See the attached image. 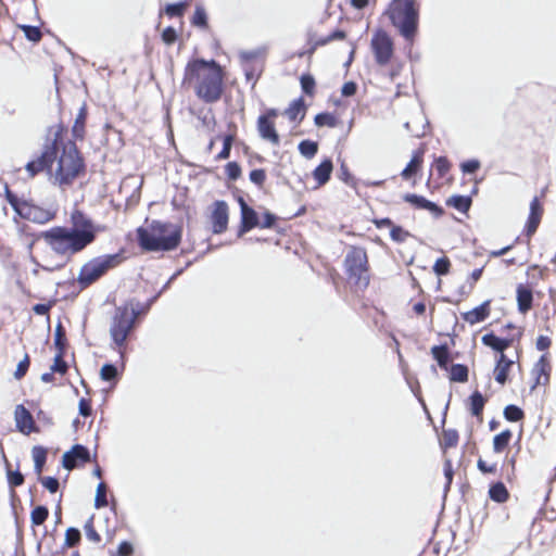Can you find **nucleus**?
<instances>
[{"label": "nucleus", "mask_w": 556, "mask_h": 556, "mask_svg": "<svg viewBox=\"0 0 556 556\" xmlns=\"http://www.w3.org/2000/svg\"><path fill=\"white\" fill-rule=\"evenodd\" d=\"M71 220L72 228L54 227L41 233L47 247L60 258L56 263L47 262L42 265L45 269L60 268L67 257L84 250L94 240L98 229L85 214L76 210L72 213Z\"/></svg>", "instance_id": "obj_1"}, {"label": "nucleus", "mask_w": 556, "mask_h": 556, "mask_svg": "<svg viewBox=\"0 0 556 556\" xmlns=\"http://www.w3.org/2000/svg\"><path fill=\"white\" fill-rule=\"evenodd\" d=\"M226 72L215 60L191 59L184 71V84L206 104L218 102L225 91Z\"/></svg>", "instance_id": "obj_2"}, {"label": "nucleus", "mask_w": 556, "mask_h": 556, "mask_svg": "<svg viewBox=\"0 0 556 556\" xmlns=\"http://www.w3.org/2000/svg\"><path fill=\"white\" fill-rule=\"evenodd\" d=\"M48 179L61 189L71 186L84 169L83 160L73 142H59L49 147Z\"/></svg>", "instance_id": "obj_3"}, {"label": "nucleus", "mask_w": 556, "mask_h": 556, "mask_svg": "<svg viewBox=\"0 0 556 556\" xmlns=\"http://www.w3.org/2000/svg\"><path fill=\"white\" fill-rule=\"evenodd\" d=\"M507 328L511 329L513 333L506 337H497L495 333L489 332L481 338V342L485 346L498 352L493 376L494 380L500 386H505L508 382L509 372L515 363L519 361L520 356L518 349L520 346L522 331L513 325H507Z\"/></svg>", "instance_id": "obj_4"}, {"label": "nucleus", "mask_w": 556, "mask_h": 556, "mask_svg": "<svg viewBox=\"0 0 556 556\" xmlns=\"http://www.w3.org/2000/svg\"><path fill=\"white\" fill-rule=\"evenodd\" d=\"M383 15L410 46L419 31L420 5L417 0H391Z\"/></svg>", "instance_id": "obj_5"}, {"label": "nucleus", "mask_w": 556, "mask_h": 556, "mask_svg": "<svg viewBox=\"0 0 556 556\" xmlns=\"http://www.w3.org/2000/svg\"><path fill=\"white\" fill-rule=\"evenodd\" d=\"M370 51L375 64L386 70L390 80H394L403 71L404 63L395 55V43L393 37L383 28L374 31L370 39Z\"/></svg>", "instance_id": "obj_6"}, {"label": "nucleus", "mask_w": 556, "mask_h": 556, "mask_svg": "<svg viewBox=\"0 0 556 556\" xmlns=\"http://www.w3.org/2000/svg\"><path fill=\"white\" fill-rule=\"evenodd\" d=\"M181 237V226L153 222L149 230L141 228V249L147 251H173L180 244Z\"/></svg>", "instance_id": "obj_7"}, {"label": "nucleus", "mask_w": 556, "mask_h": 556, "mask_svg": "<svg viewBox=\"0 0 556 556\" xmlns=\"http://www.w3.org/2000/svg\"><path fill=\"white\" fill-rule=\"evenodd\" d=\"M343 267L348 280L357 290L364 291L370 285V264L367 250L364 247L350 245L344 261Z\"/></svg>", "instance_id": "obj_8"}, {"label": "nucleus", "mask_w": 556, "mask_h": 556, "mask_svg": "<svg viewBox=\"0 0 556 556\" xmlns=\"http://www.w3.org/2000/svg\"><path fill=\"white\" fill-rule=\"evenodd\" d=\"M121 262L122 258L118 254L96 257L81 267L77 281L83 288H86L97 281L108 270L116 267Z\"/></svg>", "instance_id": "obj_9"}, {"label": "nucleus", "mask_w": 556, "mask_h": 556, "mask_svg": "<svg viewBox=\"0 0 556 556\" xmlns=\"http://www.w3.org/2000/svg\"><path fill=\"white\" fill-rule=\"evenodd\" d=\"M7 199L16 214L24 219L45 224L54 217V214L50 210H45L27 201L20 200L10 192H8Z\"/></svg>", "instance_id": "obj_10"}, {"label": "nucleus", "mask_w": 556, "mask_h": 556, "mask_svg": "<svg viewBox=\"0 0 556 556\" xmlns=\"http://www.w3.org/2000/svg\"><path fill=\"white\" fill-rule=\"evenodd\" d=\"M278 116L279 111L277 109H267L256 121L260 137L273 146L280 144V136L276 129V119Z\"/></svg>", "instance_id": "obj_11"}, {"label": "nucleus", "mask_w": 556, "mask_h": 556, "mask_svg": "<svg viewBox=\"0 0 556 556\" xmlns=\"http://www.w3.org/2000/svg\"><path fill=\"white\" fill-rule=\"evenodd\" d=\"M137 314L134 309L124 308L115 315L112 326L111 336L117 345H122L131 329Z\"/></svg>", "instance_id": "obj_12"}, {"label": "nucleus", "mask_w": 556, "mask_h": 556, "mask_svg": "<svg viewBox=\"0 0 556 556\" xmlns=\"http://www.w3.org/2000/svg\"><path fill=\"white\" fill-rule=\"evenodd\" d=\"M552 374V364L549 354H543L531 369L530 391L533 392L539 387H546L549 384Z\"/></svg>", "instance_id": "obj_13"}, {"label": "nucleus", "mask_w": 556, "mask_h": 556, "mask_svg": "<svg viewBox=\"0 0 556 556\" xmlns=\"http://www.w3.org/2000/svg\"><path fill=\"white\" fill-rule=\"evenodd\" d=\"M544 214V206L539 197H534L530 202V212L525 224L522 236L526 238V242L530 243L532 237L536 232Z\"/></svg>", "instance_id": "obj_14"}, {"label": "nucleus", "mask_w": 556, "mask_h": 556, "mask_svg": "<svg viewBox=\"0 0 556 556\" xmlns=\"http://www.w3.org/2000/svg\"><path fill=\"white\" fill-rule=\"evenodd\" d=\"M229 207L225 201H215L212 205L210 222L213 233H224L228 228Z\"/></svg>", "instance_id": "obj_15"}, {"label": "nucleus", "mask_w": 556, "mask_h": 556, "mask_svg": "<svg viewBox=\"0 0 556 556\" xmlns=\"http://www.w3.org/2000/svg\"><path fill=\"white\" fill-rule=\"evenodd\" d=\"M426 151V144L421 143L419 148L413 152L410 161L401 173V177L404 180L410 179L421 169Z\"/></svg>", "instance_id": "obj_16"}, {"label": "nucleus", "mask_w": 556, "mask_h": 556, "mask_svg": "<svg viewBox=\"0 0 556 556\" xmlns=\"http://www.w3.org/2000/svg\"><path fill=\"white\" fill-rule=\"evenodd\" d=\"M14 420L16 428L24 434H29L35 431V421L23 405H17L14 410Z\"/></svg>", "instance_id": "obj_17"}, {"label": "nucleus", "mask_w": 556, "mask_h": 556, "mask_svg": "<svg viewBox=\"0 0 556 556\" xmlns=\"http://www.w3.org/2000/svg\"><path fill=\"white\" fill-rule=\"evenodd\" d=\"M90 459L89 451L83 445H75L63 455V466L73 469L79 463H87Z\"/></svg>", "instance_id": "obj_18"}, {"label": "nucleus", "mask_w": 556, "mask_h": 556, "mask_svg": "<svg viewBox=\"0 0 556 556\" xmlns=\"http://www.w3.org/2000/svg\"><path fill=\"white\" fill-rule=\"evenodd\" d=\"M239 204L241 210L240 232L244 233L258 226V216L257 213L245 203L243 198H239Z\"/></svg>", "instance_id": "obj_19"}, {"label": "nucleus", "mask_w": 556, "mask_h": 556, "mask_svg": "<svg viewBox=\"0 0 556 556\" xmlns=\"http://www.w3.org/2000/svg\"><path fill=\"white\" fill-rule=\"evenodd\" d=\"M403 200L409 203L416 210H427L433 213L435 216L443 215L444 211L438 206L435 203L427 200L422 195H418L415 193H406L403 197Z\"/></svg>", "instance_id": "obj_20"}, {"label": "nucleus", "mask_w": 556, "mask_h": 556, "mask_svg": "<svg viewBox=\"0 0 556 556\" xmlns=\"http://www.w3.org/2000/svg\"><path fill=\"white\" fill-rule=\"evenodd\" d=\"M346 38V33L341 29H336L332 33H330L328 36L316 38L315 36H311L308 39V50L306 51L307 54L312 55L315 53V51L324 47L332 41L336 40H344Z\"/></svg>", "instance_id": "obj_21"}, {"label": "nucleus", "mask_w": 556, "mask_h": 556, "mask_svg": "<svg viewBox=\"0 0 556 556\" xmlns=\"http://www.w3.org/2000/svg\"><path fill=\"white\" fill-rule=\"evenodd\" d=\"M490 315V301H485L471 311L462 314V319L470 325L485 320Z\"/></svg>", "instance_id": "obj_22"}, {"label": "nucleus", "mask_w": 556, "mask_h": 556, "mask_svg": "<svg viewBox=\"0 0 556 556\" xmlns=\"http://www.w3.org/2000/svg\"><path fill=\"white\" fill-rule=\"evenodd\" d=\"M518 311L522 314L528 313L532 308L533 293L530 287L518 285L516 289Z\"/></svg>", "instance_id": "obj_23"}, {"label": "nucleus", "mask_w": 556, "mask_h": 556, "mask_svg": "<svg viewBox=\"0 0 556 556\" xmlns=\"http://www.w3.org/2000/svg\"><path fill=\"white\" fill-rule=\"evenodd\" d=\"M333 170V164L330 159L324 160L314 170L313 178L317 182L318 187L326 185Z\"/></svg>", "instance_id": "obj_24"}, {"label": "nucleus", "mask_w": 556, "mask_h": 556, "mask_svg": "<svg viewBox=\"0 0 556 556\" xmlns=\"http://www.w3.org/2000/svg\"><path fill=\"white\" fill-rule=\"evenodd\" d=\"M486 400L479 391L472 392L469 396L468 409L472 416H475L479 422L483 421V409Z\"/></svg>", "instance_id": "obj_25"}, {"label": "nucleus", "mask_w": 556, "mask_h": 556, "mask_svg": "<svg viewBox=\"0 0 556 556\" xmlns=\"http://www.w3.org/2000/svg\"><path fill=\"white\" fill-rule=\"evenodd\" d=\"M305 114H306V106H305L303 98L293 100L285 111V115L291 122H295V121L301 122L305 117Z\"/></svg>", "instance_id": "obj_26"}, {"label": "nucleus", "mask_w": 556, "mask_h": 556, "mask_svg": "<svg viewBox=\"0 0 556 556\" xmlns=\"http://www.w3.org/2000/svg\"><path fill=\"white\" fill-rule=\"evenodd\" d=\"M430 352L439 367L443 370H447L448 364L451 362V353L448 346L446 344L433 345Z\"/></svg>", "instance_id": "obj_27"}, {"label": "nucleus", "mask_w": 556, "mask_h": 556, "mask_svg": "<svg viewBox=\"0 0 556 556\" xmlns=\"http://www.w3.org/2000/svg\"><path fill=\"white\" fill-rule=\"evenodd\" d=\"M49 147L42 152V154L31 162L26 164V170L29 173L30 177H34L39 172L46 170L48 173V162L50 157Z\"/></svg>", "instance_id": "obj_28"}, {"label": "nucleus", "mask_w": 556, "mask_h": 556, "mask_svg": "<svg viewBox=\"0 0 556 556\" xmlns=\"http://www.w3.org/2000/svg\"><path fill=\"white\" fill-rule=\"evenodd\" d=\"M513 438V432L509 429H505L502 432L497 433L493 438L492 446L493 452L496 454L503 453L509 445Z\"/></svg>", "instance_id": "obj_29"}, {"label": "nucleus", "mask_w": 556, "mask_h": 556, "mask_svg": "<svg viewBox=\"0 0 556 556\" xmlns=\"http://www.w3.org/2000/svg\"><path fill=\"white\" fill-rule=\"evenodd\" d=\"M489 497L496 503H505L509 498V492L503 482H495L489 489Z\"/></svg>", "instance_id": "obj_30"}, {"label": "nucleus", "mask_w": 556, "mask_h": 556, "mask_svg": "<svg viewBox=\"0 0 556 556\" xmlns=\"http://www.w3.org/2000/svg\"><path fill=\"white\" fill-rule=\"evenodd\" d=\"M314 123L317 127L334 128L341 124V121L333 113L323 112L315 115Z\"/></svg>", "instance_id": "obj_31"}, {"label": "nucleus", "mask_w": 556, "mask_h": 556, "mask_svg": "<svg viewBox=\"0 0 556 556\" xmlns=\"http://www.w3.org/2000/svg\"><path fill=\"white\" fill-rule=\"evenodd\" d=\"M471 198L468 195H452L446 200V205L460 213H466L471 206Z\"/></svg>", "instance_id": "obj_32"}, {"label": "nucleus", "mask_w": 556, "mask_h": 556, "mask_svg": "<svg viewBox=\"0 0 556 556\" xmlns=\"http://www.w3.org/2000/svg\"><path fill=\"white\" fill-rule=\"evenodd\" d=\"M450 371V380L452 382L468 381V367L464 364H454L447 369Z\"/></svg>", "instance_id": "obj_33"}, {"label": "nucleus", "mask_w": 556, "mask_h": 556, "mask_svg": "<svg viewBox=\"0 0 556 556\" xmlns=\"http://www.w3.org/2000/svg\"><path fill=\"white\" fill-rule=\"evenodd\" d=\"M459 435L454 429H443L440 444L443 450L455 447L458 444Z\"/></svg>", "instance_id": "obj_34"}, {"label": "nucleus", "mask_w": 556, "mask_h": 556, "mask_svg": "<svg viewBox=\"0 0 556 556\" xmlns=\"http://www.w3.org/2000/svg\"><path fill=\"white\" fill-rule=\"evenodd\" d=\"M191 25L202 29H208L207 14L203 7L197 5L190 21Z\"/></svg>", "instance_id": "obj_35"}, {"label": "nucleus", "mask_w": 556, "mask_h": 556, "mask_svg": "<svg viewBox=\"0 0 556 556\" xmlns=\"http://www.w3.org/2000/svg\"><path fill=\"white\" fill-rule=\"evenodd\" d=\"M504 418L510 422L522 421L526 417L525 412L517 405L509 404L503 410Z\"/></svg>", "instance_id": "obj_36"}, {"label": "nucleus", "mask_w": 556, "mask_h": 556, "mask_svg": "<svg viewBox=\"0 0 556 556\" xmlns=\"http://www.w3.org/2000/svg\"><path fill=\"white\" fill-rule=\"evenodd\" d=\"M432 166L438 177L441 179H445L451 170L452 164L446 156H439L434 159Z\"/></svg>", "instance_id": "obj_37"}, {"label": "nucleus", "mask_w": 556, "mask_h": 556, "mask_svg": "<svg viewBox=\"0 0 556 556\" xmlns=\"http://www.w3.org/2000/svg\"><path fill=\"white\" fill-rule=\"evenodd\" d=\"M189 7L188 1H180L177 3H169L165 7V14L169 17H182Z\"/></svg>", "instance_id": "obj_38"}, {"label": "nucleus", "mask_w": 556, "mask_h": 556, "mask_svg": "<svg viewBox=\"0 0 556 556\" xmlns=\"http://www.w3.org/2000/svg\"><path fill=\"white\" fill-rule=\"evenodd\" d=\"M300 84L303 92L309 97H314L316 92V81L313 75L303 74L300 77Z\"/></svg>", "instance_id": "obj_39"}, {"label": "nucleus", "mask_w": 556, "mask_h": 556, "mask_svg": "<svg viewBox=\"0 0 556 556\" xmlns=\"http://www.w3.org/2000/svg\"><path fill=\"white\" fill-rule=\"evenodd\" d=\"M31 454L35 463V470L38 475H40L47 458V452L41 446H35L33 447Z\"/></svg>", "instance_id": "obj_40"}, {"label": "nucleus", "mask_w": 556, "mask_h": 556, "mask_svg": "<svg viewBox=\"0 0 556 556\" xmlns=\"http://www.w3.org/2000/svg\"><path fill=\"white\" fill-rule=\"evenodd\" d=\"M299 151L303 156L312 159L318 151V144L312 140H303L299 143Z\"/></svg>", "instance_id": "obj_41"}, {"label": "nucleus", "mask_w": 556, "mask_h": 556, "mask_svg": "<svg viewBox=\"0 0 556 556\" xmlns=\"http://www.w3.org/2000/svg\"><path fill=\"white\" fill-rule=\"evenodd\" d=\"M233 140L235 136L231 134L223 137V149L215 157L217 161L227 160L230 156Z\"/></svg>", "instance_id": "obj_42"}, {"label": "nucleus", "mask_w": 556, "mask_h": 556, "mask_svg": "<svg viewBox=\"0 0 556 556\" xmlns=\"http://www.w3.org/2000/svg\"><path fill=\"white\" fill-rule=\"evenodd\" d=\"M391 239L396 243L405 242L409 237H412L410 232L404 229L402 226L394 225L390 230Z\"/></svg>", "instance_id": "obj_43"}, {"label": "nucleus", "mask_w": 556, "mask_h": 556, "mask_svg": "<svg viewBox=\"0 0 556 556\" xmlns=\"http://www.w3.org/2000/svg\"><path fill=\"white\" fill-rule=\"evenodd\" d=\"M451 270V261L447 256L440 257L435 261L433 265V271L438 276H445Z\"/></svg>", "instance_id": "obj_44"}, {"label": "nucleus", "mask_w": 556, "mask_h": 556, "mask_svg": "<svg viewBox=\"0 0 556 556\" xmlns=\"http://www.w3.org/2000/svg\"><path fill=\"white\" fill-rule=\"evenodd\" d=\"M49 515L48 509L45 506H37L35 509H33L30 519L33 525L39 526L45 522Z\"/></svg>", "instance_id": "obj_45"}, {"label": "nucleus", "mask_w": 556, "mask_h": 556, "mask_svg": "<svg viewBox=\"0 0 556 556\" xmlns=\"http://www.w3.org/2000/svg\"><path fill=\"white\" fill-rule=\"evenodd\" d=\"M85 534L87 539L93 543H99L101 541L100 534L96 531L93 527V517H90L88 521L84 526Z\"/></svg>", "instance_id": "obj_46"}, {"label": "nucleus", "mask_w": 556, "mask_h": 556, "mask_svg": "<svg viewBox=\"0 0 556 556\" xmlns=\"http://www.w3.org/2000/svg\"><path fill=\"white\" fill-rule=\"evenodd\" d=\"M85 118L86 112L85 109H81L73 126V135L75 138H83Z\"/></svg>", "instance_id": "obj_47"}, {"label": "nucleus", "mask_w": 556, "mask_h": 556, "mask_svg": "<svg viewBox=\"0 0 556 556\" xmlns=\"http://www.w3.org/2000/svg\"><path fill=\"white\" fill-rule=\"evenodd\" d=\"M249 177L254 185L262 188L266 181L267 175L264 168H257L251 170Z\"/></svg>", "instance_id": "obj_48"}, {"label": "nucleus", "mask_w": 556, "mask_h": 556, "mask_svg": "<svg viewBox=\"0 0 556 556\" xmlns=\"http://www.w3.org/2000/svg\"><path fill=\"white\" fill-rule=\"evenodd\" d=\"M94 505L97 508L104 507L108 505L106 486L103 482L98 484Z\"/></svg>", "instance_id": "obj_49"}, {"label": "nucleus", "mask_w": 556, "mask_h": 556, "mask_svg": "<svg viewBox=\"0 0 556 556\" xmlns=\"http://www.w3.org/2000/svg\"><path fill=\"white\" fill-rule=\"evenodd\" d=\"M225 172L230 180H237L241 176V167L237 162H229L225 166Z\"/></svg>", "instance_id": "obj_50"}, {"label": "nucleus", "mask_w": 556, "mask_h": 556, "mask_svg": "<svg viewBox=\"0 0 556 556\" xmlns=\"http://www.w3.org/2000/svg\"><path fill=\"white\" fill-rule=\"evenodd\" d=\"M80 540V532L76 528H68L65 533V544L68 547L75 546Z\"/></svg>", "instance_id": "obj_51"}, {"label": "nucleus", "mask_w": 556, "mask_h": 556, "mask_svg": "<svg viewBox=\"0 0 556 556\" xmlns=\"http://www.w3.org/2000/svg\"><path fill=\"white\" fill-rule=\"evenodd\" d=\"M443 472H444V477L446 479V483H445L444 490H445V492H447L450 490V488H451V484H452V481H453V477H454L453 465H452V462L450 459H446L444 462Z\"/></svg>", "instance_id": "obj_52"}, {"label": "nucleus", "mask_w": 556, "mask_h": 556, "mask_svg": "<svg viewBox=\"0 0 556 556\" xmlns=\"http://www.w3.org/2000/svg\"><path fill=\"white\" fill-rule=\"evenodd\" d=\"M480 166L481 164L478 160H467L460 164V169L465 174H473Z\"/></svg>", "instance_id": "obj_53"}, {"label": "nucleus", "mask_w": 556, "mask_h": 556, "mask_svg": "<svg viewBox=\"0 0 556 556\" xmlns=\"http://www.w3.org/2000/svg\"><path fill=\"white\" fill-rule=\"evenodd\" d=\"M116 375H117V369L111 364H106V365L102 366V368L100 370V376L105 381L113 380L116 377Z\"/></svg>", "instance_id": "obj_54"}, {"label": "nucleus", "mask_w": 556, "mask_h": 556, "mask_svg": "<svg viewBox=\"0 0 556 556\" xmlns=\"http://www.w3.org/2000/svg\"><path fill=\"white\" fill-rule=\"evenodd\" d=\"M29 367V357L25 355L24 358L17 364L16 370L14 372V377L20 380L25 376Z\"/></svg>", "instance_id": "obj_55"}, {"label": "nucleus", "mask_w": 556, "mask_h": 556, "mask_svg": "<svg viewBox=\"0 0 556 556\" xmlns=\"http://www.w3.org/2000/svg\"><path fill=\"white\" fill-rule=\"evenodd\" d=\"M277 220V217L271 214L270 212H266L263 214L262 219H258V226L260 228H271Z\"/></svg>", "instance_id": "obj_56"}, {"label": "nucleus", "mask_w": 556, "mask_h": 556, "mask_svg": "<svg viewBox=\"0 0 556 556\" xmlns=\"http://www.w3.org/2000/svg\"><path fill=\"white\" fill-rule=\"evenodd\" d=\"M8 481L11 486H18L23 484L24 477L20 471H12L8 469Z\"/></svg>", "instance_id": "obj_57"}, {"label": "nucleus", "mask_w": 556, "mask_h": 556, "mask_svg": "<svg viewBox=\"0 0 556 556\" xmlns=\"http://www.w3.org/2000/svg\"><path fill=\"white\" fill-rule=\"evenodd\" d=\"M477 467L482 473H496L497 472L496 464H488L482 458L478 459Z\"/></svg>", "instance_id": "obj_58"}, {"label": "nucleus", "mask_w": 556, "mask_h": 556, "mask_svg": "<svg viewBox=\"0 0 556 556\" xmlns=\"http://www.w3.org/2000/svg\"><path fill=\"white\" fill-rule=\"evenodd\" d=\"M162 40L166 45H173L177 40V33L173 27H166L162 33Z\"/></svg>", "instance_id": "obj_59"}, {"label": "nucleus", "mask_w": 556, "mask_h": 556, "mask_svg": "<svg viewBox=\"0 0 556 556\" xmlns=\"http://www.w3.org/2000/svg\"><path fill=\"white\" fill-rule=\"evenodd\" d=\"M23 30L27 39L31 41H38L41 38V33L37 27L33 26H23Z\"/></svg>", "instance_id": "obj_60"}, {"label": "nucleus", "mask_w": 556, "mask_h": 556, "mask_svg": "<svg viewBox=\"0 0 556 556\" xmlns=\"http://www.w3.org/2000/svg\"><path fill=\"white\" fill-rule=\"evenodd\" d=\"M42 485L49 490L51 493H55L59 489V481L52 477H43L41 478Z\"/></svg>", "instance_id": "obj_61"}, {"label": "nucleus", "mask_w": 556, "mask_h": 556, "mask_svg": "<svg viewBox=\"0 0 556 556\" xmlns=\"http://www.w3.org/2000/svg\"><path fill=\"white\" fill-rule=\"evenodd\" d=\"M66 369H67V366H66V363L62 359V356L56 355L54 358V363L51 366V371L60 372L63 375V374H65Z\"/></svg>", "instance_id": "obj_62"}, {"label": "nucleus", "mask_w": 556, "mask_h": 556, "mask_svg": "<svg viewBox=\"0 0 556 556\" xmlns=\"http://www.w3.org/2000/svg\"><path fill=\"white\" fill-rule=\"evenodd\" d=\"M134 553V545L127 541L119 544L117 548V556H131Z\"/></svg>", "instance_id": "obj_63"}, {"label": "nucleus", "mask_w": 556, "mask_h": 556, "mask_svg": "<svg viewBox=\"0 0 556 556\" xmlns=\"http://www.w3.org/2000/svg\"><path fill=\"white\" fill-rule=\"evenodd\" d=\"M535 345L539 351H547L552 345V339L547 336H539Z\"/></svg>", "instance_id": "obj_64"}]
</instances>
